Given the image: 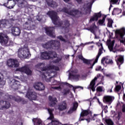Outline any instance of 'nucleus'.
<instances>
[{
  "label": "nucleus",
  "instance_id": "f257e3e1",
  "mask_svg": "<svg viewBox=\"0 0 125 125\" xmlns=\"http://www.w3.org/2000/svg\"><path fill=\"white\" fill-rule=\"evenodd\" d=\"M44 48L46 49H54V50H58L61 47L60 42L57 40H50L43 45Z\"/></svg>",
  "mask_w": 125,
  "mask_h": 125
},
{
  "label": "nucleus",
  "instance_id": "f03ea898",
  "mask_svg": "<svg viewBox=\"0 0 125 125\" xmlns=\"http://www.w3.org/2000/svg\"><path fill=\"white\" fill-rule=\"evenodd\" d=\"M47 15L49 16L54 25L59 27H61L63 25V21L58 20L59 17L57 16V12L54 11H49L47 13Z\"/></svg>",
  "mask_w": 125,
  "mask_h": 125
},
{
  "label": "nucleus",
  "instance_id": "7ed1b4c3",
  "mask_svg": "<svg viewBox=\"0 0 125 125\" xmlns=\"http://www.w3.org/2000/svg\"><path fill=\"white\" fill-rule=\"evenodd\" d=\"M62 11L64 12V13H66V14H68V15H70L72 17H76V16L79 15V14L83 15V12L79 11L78 9H73L69 11V9L65 7L62 9Z\"/></svg>",
  "mask_w": 125,
  "mask_h": 125
},
{
  "label": "nucleus",
  "instance_id": "20e7f679",
  "mask_svg": "<svg viewBox=\"0 0 125 125\" xmlns=\"http://www.w3.org/2000/svg\"><path fill=\"white\" fill-rule=\"evenodd\" d=\"M78 58L79 59H80V60H82V61H83V63H84V64L88 65V69H92V68H93V66H94L93 62L91 64L92 60L85 59L82 55H79L78 56Z\"/></svg>",
  "mask_w": 125,
  "mask_h": 125
},
{
  "label": "nucleus",
  "instance_id": "39448f33",
  "mask_svg": "<svg viewBox=\"0 0 125 125\" xmlns=\"http://www.w3.org/2000/svg\"><path fill=\"white\" fill-rule=\"evenodd\" d=\"M45 32L46 35L53 39H55L56 36L55 35V27H50L45 28Z\"/></svg>",
  "mask_w": 125,
  "mask_h": 125
},
{
  "label": "nucleus",
  "instance_id": "423d86ee",
  "mask_svg": "<svg viewBox=\"0 0 125 125\" xmlns=\"http://www.w3.org/2000/svg\"><path fill=\"white\" fill-rule=\"evenodd\" d=\"M97 44L98 46H101V48L99 49L98 53L94 62H93V65H95L96 63L98 62V59H99V57H100V56H101V54L103 53V50L104 52H105V50H104V48H103V44L102 43L98 42Z\"/></svg>",
  "mask_w": 125,
  "mask_h": 125
},
{
  "label": "nucleus",
  "instance_id": "0eeeda50",
  "mask_svg": "<svg viewBox=\"0 0 125 125\" xmlns=\"http://www.w3.org/2000/svg\"><path fill=\"white\" fill-rule=\"evenodd\" d=\"M7 65L10 68H15L19 67L18 62L16 60L10 59L7 61Z\"/></svg>",
  "mask_w": 125,
  "mask_h": 125
},
{
  "label": "nucleus",
  "instance_id": "6e6552de",
  "mask_svg": "<svg viewBox=\"0 0 125 125\" xmlns=\"http://www.w3.org/2000/svg\"><path fill=\"white\" fill-rule=\"evenodd\" d=\"M101 77V74H98L97 77H95L90 82L89 84V88L91 89L92 91L94 92L95 91V83H96V81L97 79H99Z\"/></svg>",
  "mask_w": 125,
  "mask_h": 125
},
{
  "label": "nucleus",
  "instance_id": "1a4fd4ad",
  "mask_svg": "<svg viewBox=\"0 0 125 125\" xmlns=\"http://www.w3.org/2000/svg\"><path fill=\"white\" fill-rule=\"evenodd\" d=\"M8 42V38L2 33H0V43L3 46H6Z\"/></svg>",
  "mask_w": 125,
  "mask_h": 125
},
{
  "label": "nucleus",
  "instance_id": "9d476101",
  "mask_svg": "<svg viewBox=\"0 0 125 125\" xmlns=\"http://www.w3.org/2000/svg\"><path fill=\"white\" fill-rule=\"evenodd\" d=\"M26 97L30 99V100H36L37 99V93L35 92H32L30 90H28L26 95Z\"/></svg>",
  "mask_w": 125,
  "mask_h": 125
},
{
  "label": "nucleus",
  "instance_id": "9b49d317",
  "mask_svg": "<svg viewBox=\"0 0 125 125\" xmlns=\"http://www.w3.org/2000/svg\"><path fill=\"white\" fill-rule=\"evenodd\" d=\"M102 16V14H101V12H99V13H95L93 16L91 17L89 20V22L91 23V22H93L94 21H98V19L101 18Z\"/></svg>",
  "mask_w": 125,
  "mask_h": 125
},
{
  "label": "nucleus",
  "instance_id": "f8f14e48",
  "mask_svg": "<svg viewBox=\"0 0 125 125\" xmlns=\"http://www.w3.org/2000/svg\"><path fill=\"white\" fill-rule=\"evenodd\" d=\"M20 86V82L15 79L12 80L11 83L10 87L14 90L18 89Z\"/></svg>",
  "mask_w": 125,
  "mask_h": 125
},
{
  "label": "nucleus",
  "instance_id": "ddd939ff",
  "mask_svg": "<svg viewBox=\"0 0 125 125\" xmlns=\"http://www.w3.org/2000/svg\"><path fill=\"white\" fill-rule=\"evenodd\" d=\"M10 107V104L5 101H0V110L8 109Z\"/></svg>",
  "mask_w": 125,
  "mask_h": 125
},
{
  "label": "nucleus",
  "instance_id": "4468645a",
  "mask_svg": "<svg viewBox=\"0 0 125 125\" xmlns=\"http://www.w3.org/2000/svg\"><path fill=\"white\" fill-rule=\"evenodd\" d=\"M19 71L22 73H25V74H26V75H29L32 74V71L31 69H30V68H29V67H27L26 66H24L19 68Z\"/></svg>",
  "mask_w": 125,
  "mask_h": 125
},
{
  "label": "nucleus",
  "instance_id": "2eb2a0df",
  "mask_svg": "<svg viewBox=\"0 0 125 125\" xmlns=\"http://www.w3.org/2000/svg\"><path fill=\"white\" fill-rule=\"evenodd\" d=\"M41 57L43 60H49L51 59V57L49 55V52L44 51L42 53Z\"/></svg>",
  "mask_w": 125,
  "mask_h": 125
},
{
  "label": "nucleus",
  "instance_id": "dca6fc26",
  "mask_svg": "<svg viewBox=\"0 0 125 125\" xmlns=\"http://www.w3.org/2000/svg\"><path fill=\"white\" fill-rule=\"evenodd\" d=\"M12 34L14 35V36H20V34H21V30L19 27H14L11 29Z\"/></svg>",
  "mask_w": 125,
  "mask_h": 125
},
{
  "label": "nucleus",
  "instance_id": "f3484780",
  "mask_svg": "<svg viewBox=\"0 0 125 125\" xmlns=\"http://www.w3.org/2000/svg\"><path fill=\"white\" fill-rule=\"evenodd\" d=\"M34 88L36 89L37 90H44L45 87L43 83L38 82L35 84Z\"/></svg>",
  "mask_w": 125,
  "mask_h": 125
},
{
  "label": "nucleus",
  "instance_id": "a211bd4d",
  "mask_svg": "<svg viewBox=\"0 0 125 125\" xmlns=\"http://www.w3.org/2000/svg\"><path fill=\"white\" fill-rule=\"evenodd\" d=\"M48 70H55V71H59L60 69L59 68V67L55 65H49L47 67H43L42 71H48Z\"/></svg>",
  "mask_w": 125,
  "mask_h": 125
},
{
  "label": "nucleus",
  "instance_id": "6ab92c4d",
  "mask_svg": "<svg viewBox=\"0 0 125 125\" xmlns=\"http://www.w3.org/2000/svg\"><path fill=\"white\" fill-rule=\"evenodd\" d=\"M78 106L79 104H78L77 102H75L73 104V107L70 108V109L68 111L67 113L69 114H73L75 111H77V109H78Z\"/></svg>",
  "mask_w": 125,
  "mask_h": 125
},
{
  "label": "nucleus",
  "instance_id": "aec40b11",
  "mask_svg": "<svg viewBox=\"0 0 125 125\" xmlns=\"http://www.w3.org/2000/svg\"><path fill=\"white\" fill-rule=\"evenodd\" d=\"M18 56L20 58H25V57H27V56H28L27 51L25 49L21 50L19 52Z\"/></svg>",
  "mask_w": 125,
  "mask_h": 125
},
{
  "label": "nucleus",
  "instance_id": "412c9836",
  "mask_svg": "<svg viewBox=\"0 0 125 125\" xmlns=\"http://www.w3.org/2000/svg\"><path fill=\"white\" fill-rule=\"evenodd\" d=\"M47 4L48 6L52 7L53 8H55L58 6V4L56 1H53V0H49L47 1Z\"/></svg>",
  "mask_w": 125,
  "mask_h": 125
},
{
  "label": "nucleus",
  "instance_id": "4be33fe9",
  "mask_svg": "<svg viewBox=\"0 0 125 125\" xmlns=\"http://www.w3.org/2000/svg\"><path fill=\"white\" fill-rule=\"evenodd\" d=\"M49 100L50 101V107H54L55 105H56V101L57 100V99L56 98H53L52 96L49 97Z\"/></svg>",
  "mask_w": 125,
  "mask_h": 125
},
{
  "label": "nucleus",
  "instance_id": "5701e85b",
  "mask_svg": "<svg viewBox=\"0 0 125 125\" xmlns=\"http://www.w3.org/2000/svg\"><path fill=\"white\" fill-rule=\"evenodd\" d=\"M58 109L60 111H64L67 109V103L65 101L63 102L61 104L59 105Z\"/></svg>",
  "mask_w": 125,
  "mask_h": 125
},
{
  "label": "nucleus",
  "instance_id": "b1692460",
  "mask_svg": "<svg viewBox=\"0 0 125 125\" xmlns=\"http://www.w3.org/2000/svg\"><path fill=\"white\" fill-rule=\"evenodd\" d=\"M89 114H90V111H89V109H83L82 112L80 114V118L81 119H82V118H83V117H85L88 115H89Z\"/></svg>",
  "mask_w": 125,
  "mask_h": 125
},
{
  "label": "nucleus",
  "instance_id": "393cba45",
  "mask_svg": "<svg viewBox=\"0 0 125 125\" xmlns=\"http://www.w3.org/2000/svg\"><path fill=\"white\" fill-rule=\"evenodd\" d=\"M47 111L50 115V116L47 118V120H53L54 119V114H53L54 109L47 108Z\"/></svg>",
  "mask_w": 125,
  "mask_h": 125
},
{
  "label": "nucleus",
  "instance_id": "a878e982",
  "mask_svg": "<svg viewBox=\"0 0 125 125\" xmlns=\"http://www.w3.org/2000/svg\"><path fill=\"white\" fill-rule=\"evenodd\" d=\"M116 63L117 65L119 66V68L120 69V67H121V65L124 63V56H119V58L116 61Z\"/></svg>",
  "mask_w": 125,
  "mask_h": 125
},
{
  "label": "nucleus",
  "instance_id": "bb28decb",
  "mask_svg": "<svg viewBox=\"0 0 125 125\" xmlns=\"http://www.w3.org/2000/svg\"><path fill=\"white\" fill-rule=\"evenodd\" d=\"M120 13H122V9L114 8L112 12V15H119Z\"/></svg>",
  "mask_w": 125,
  "mask_h": 125
},
{
  "label": "nucleus",
  "instance_id": "cd10ccee",
  "mask_svg": "<svg viewBox=\"0 0 125 125\" xmlns=\"http://www.w3.org/2000/svg\"><path fill=\"white\" fill-rule=\"evenodd\" d=\"M0 28H6V29H8V28H9L7 26V23L5 20H2L1 21H0Z\"/></svg>",
  "mask_w": 125,
  "mask_h": 125
},
{
  "label": "nucleus",
  "instance_id": "c85d7f7f",
  "mask_svg": "<svg viewBox=\"0 0 125 125\" xmlns=\"http://www.w3.org/2000/svg\"><path fill=\"white\" fill-rule=\"evenodd\" d=\"M96 27V25H95V23H93V24L90 27L89 29H88V31H90L91 33H92V34H94L95 32V27Z\"/></svg>",
  "mask_w": 125,
  "mask_h": 125
},
{
  "label": "nucleus",
  "instance_id": "c756f323",
  "mask_svg": "<svg viewBox=\"0 0 125 125\" xmlns=\"http://www.w3.org/2000/svg\"><path fill=\"white\" fill-rule=\"evenodd\" d=\"M105 61V64H110V59L108 57H104L101 60L102 64H104V62Z\"/></svg>",
  "mask_w": 125,
  "mask_h": 125
},
{
  "label": "nucleus",
  "instance_id": "7c9ffc66",
  "mask_svg": "<svg viewBox=\"0 0 125 125\" xmlns=\"http://www.w3.org/2000/svg\"><path fill=\"white\" fill-rule=\"evenodd\" d=\"M62 85H66V86H68V87H73V90L74 91H76V89H77V88L76 86L74 87L72 85H71V84L67 83V82H65V83H62Z\"/></svg>",
  "mask_w": 125,
  "mask_h": 125
},
{
  "label": "nucleus",
  "instance_id": "2f4dec72",
  "mask_svg": "<svg viewBox=\"0 0 125 125\" xmlns=\"http://www.w3.org/2000/svg\"><path fill=\"white\" fill-rule=\"evenodd\" d=\"M104 103H110V96H104L103 98Z\"/></svg>",
  "mask_w": 125,
  "mask_h": 125
},
{
  "label": "nucleus",
  "instance_id": "473e14b6",
  "mask_svg": "<svg viewBox=\"0 0 125 125\" xmlns=\"http://www.w3.org/2000/svg\"><path fill=\"white\" fill-rule=\"evenodd\" d=\"M49 54L50 56V55H52L53 58H57V53L54 51H49Z\"/></svg>",
  "mask_w": 125,
  "mask_h": 125
},
{
  "label": "nucleus",
  "instance_id": "72a5a7b5",
  "mask_svg": "<svg viewBox=\"0 0 125 125\" xmlns=\"http://www.w3.org/2000/svg\"><path fill=\"white\" fill-rule=\"evenodd\" d=\"M51 121V124L52 125H61V123L59 122L57 120H55V119H52Z\"/></svg>",
  "mask_w": 125,
  "mask_h": 125
},
{
  "label": "nucleus",
  "instance_id": "f704fd0d",
  "mask_svg": "<svg viewBox=\"0 0 125 125\" xmlns=\"http://www.w3.org/2000/svg\"><path fill=\"white\" fill-rule=\"evenodd\" d=\"M103 121L105 125H110V118H107L105 117L103 119Z\"/></svg>",
  "mask_w": 125,
  "mask_h": 125
},
{
  "label": "nucleus",
  "instance_id": "c9c22d12",
  "mask_svg": "<svg viewBox=\"0 0 125 125\" xmlns=\"http://www.w3.org/2000/svg\"><path fill=\"white\" fill-rule=\"evenodd\" d=\"M18 2V5L19 7H21L23 4H24V1L25 0H16Z\"/></svg>",
  "mask_w": 125,
  "mask_h": 125
},
{
  "label": "nucleus",
  "instance_id": "e433bc0d",
  "mask_svg": "<svg viewBox=\"0 0 125 125\" xmlns=\"http://www.w3.org/2000/svg\"><path fill=\"white\" fill-rule=\"evenodd\" d=\"M63 28H68L70 26V21L67 20L64 21Z\"/></svg>",
  "mask_w": 125,
  "mask_h": 125
},
{
  "label": "nucleus",
  "instance_id": "4c0bfd02",
  "mask_svg": "<svg viewBox=\"0 0 125 125\" xmlns=\"http://www.w3.org/2000/svg\"><path fill=\"white\" fill-rule=\"evenodd\" d=\"M106 17H107V16H105L104 17L102 20H99L98 21V23L99 25H102L104 23V22H105V19H106Z\"/></svg>",
  "mask_w": 125,
  "mask_h": 125
},
{
  "label": "nucleus",
  "instance_id": "58836bf2",
  "mask_svg": "<svg viewBox=\"0 0 125 125\" xmlns=\"http://www.w3.org/2000/svg\"><path fill=\"white\" fill-rule=\"evenodd\" d=\"M33 122H34V123H36L37 125H42V120H41L40 119H38L37 118H35L33 120Z\"/></svg>",
  "mask_w": 125,
  "mask_h": 125
},
{
  "label": "nucleus",
  "instance_id": "ea45409f",
  "mask_svg": "<svg viewBox=\"0 0 125 125\" xmlns=\"http://www.w3.org/2000/svg\"><path fill=\"white\" fill-rule=\"evenodd\" d=\"M92 5L91 4L87 6V10H86V13H88L89 14H90L91 12V6Z\"/></svg>",
  "mask_w": 125,
  "mask_h": 125
},
{
  "label": "nucleus",
  "instance_id": "a19ab883",
  "mask_svg": "<svg viewBox=\"0 0 125 125\" xmlns=\"http://www.w3.org/2000/svg\"><path fill=\"white\" fill-rule=\"evenodd\" d=\"M57 39L58 40H60L61 42H66L67 41H66V40L63 38V36L60 35L58 37H57Z\"/></svg>",
  "mask_w": 125,
  "mask_h": 125
},
{
  "label": "nucleus",
  "instance_id": "79ce46f5",
  "mask_svg": "<svg viewBox=\"0 0 125 125\" xmlns=\"http://www.w3.org/2000/svg\"><path fill=\"white\" fill-rule=\"evenodd\" d=\"M114 44H115V40L112 41L110 42V51H112L113 50V46H114Z\"/></svg>",
  "mask_w": 125,
  "mask_h": 125
},
{
  "label": "nucleus",
  "instance_id": "37998d69",
  "mask_svg": "<svg viewBox=\"0 0 125 125\" xmlns=\"http://www.w3.org/2000/svg\"><path fill=\"white\" fill-rule=\"evenodd\" d=\"M23 29H25V30H29V23L28 22H25L23 25Z\"/></svg>",
  "mask_w": 125,
  "mask_h": 125
},
{
  "label": "nucleus",
  "instance_id": "c03bdc74",
  "mask_svg": "<svg viewBox=\"0 0 125 125\" xmlns=\"http://www.w3.org/2000/svg\"><path fill=\"white\" fill-rule=\"evenodd\" d=\"M61 60H62V58H58L57 59L54 61L53 63H55V64H58V63H59Z\"/></svg>",
  "mask_w": 125,
  "mask_h": 125
},
{
  "label": "nucleus",
  "instance_id": "a18cd8bd",
  "mask_svg": "<svg viewBox=\"0 0 125 125\" xmlns=\"http://www.w3.org/2000/svg\"><path fill=\"white\" fill-rule=\"evenodd\" d=\"M70 93V90L69 89H64L63 90V95H67V94H69Z\"/></svg>",
  "mask_w": 125,
  "mask_h": 125
},
{
  "label": "nucleus",
  "instance_id": "49530a36",
  "mask_svg": "<svg viewBox=\"0 0 125 125\" xmlns=\"http://www.w3.org/2000/svg\"><path fill=\"white\" fill-rule=\"evenodd\" d=\"M96 91L97 92H102V91H103V89L102 88V87L99 86L96 88Z\"/></svg>",
  "mask_w": 125,
  "mask_h": 125
},
{
  "label": "nucleus",
  "instance_id": "de8ad7c7",
  "mask_svg": "<svg viewBox=\"0 0 125 125\" xmlns=\"http://www.w3.org/2000/svg\"><path fill=\"white\" fill-rule=\"evenodd\" d=\"M109 39L106 41V45L108 46V49L110 50V36H108Z\"/></svg>",
  "mask_w": 125,
  "mask_h": 125
},
{
  "label": "nucleus",
  "instance_id": "09e8293b",
  "mask_svg": "<svg viewBox=\"0 0 125 125\" xmlns=\"http://www.w3.org/2000/svg\"><path fill=\"white\" fill-rule=\"evenodd\" d=\"M118 1H119V0H111L110 3H111V4H117Z\"/></svg>",
  "mask_w": 125,
  "mask_h": 125
},
{
  "label": "nucleus",
  "instance_id": "8fccbe9b",
  "mask_svg": "<svg viewBox=\"0 0 125 125\" xmlns=\"http://www.w3.org/2000/svg\"><path fill=\"white\" fill-rule=\"evenodd\" d=\"M121 88H122V86L120 85H118L115 87L116 91H120V90H121Z\"/></svg>",
  "mask_w": 125,
  "mask_h": 125
},
{
  "label": "nucleus",
  "instance_id": "3c124183",
  "mask_svg": "<svg viewBox=\"0 0 125 125\" xmlns=\"http://www.w3.org/2000/svg\"><path fill=\"white\" fill-rule=\"evenodd\" d=\"M85 120L87 122V123L90 122V119H88H88H83V118H79V121H84Z\"/></svg>",
  "mask_w": 125,
  "mask_h": 125
},
{
  "label": "nucleus",
  "instance_id": "603ef678",
  "mask_svg": "<svg viewBox=\"0 0 125 125\" xmlns=\"http://www.w3.org/2000/svg\"><path fill=\"white\" fill-rule=\"evenodd\" d=\"M43 76L45 77V81L46 82H47V83H49L50 82H51V79H52V78H49V79H47V77L45 76V75H44L43 74Z\"/></svg>",
  "mask_w": 125,
  "mask_h": 125
},
{
  "label": "nucleus",
  "instance_id": "864d4df0",
  "mask_svg": "<svg viewBox=\"0 0 125 125\" xmlns=\"http://www.w3.org/2000/svg\"><path fill=\"white\" fill-rule=\"evenodd\" d=\"M114 100H115V97L113 96H110V104H111V103H112Z\"/></svg>",
  "mask_w": 125,
  "mask_h": 125
},
{
  "label": "nucleus",
  "instance_id": "5fc2aeb1",
  "mask_svg": "<svg viewBox=\"0 0 125 125\" xmlns=\"http://www.w3.org/2000/svg\"><path fill=\"white\" fill-rule=\"evenodd\" d=\"M59 83V82L54 80V81L52 82V85H57V84H58Z\"/></svg>",
  "mask_w": 125,
  "mask_h": 125
},
{
  "label": "nucleus",
  "instance_id": "6e6d98bb",
  "mask_svg": "<svg viewBox=\"0 0 125 125\" xmlns=\"http://www.w3.org/2000/svg\"><path fill=\"white\" fill-rule=\"evenodd\" d=\"M15 101L16 102H21L22 101V99L21 98H16L15 99Z\"/></svg>",
  "mask_w": 125,
  "mask_h": 125
},
{
  "label": "nucleus",
  "instance_id": "4d7b16f0",
  "mask_svg": "<svg viewBox=\"0 0 125 125\" xmlns=\"http://www.w3.org/2000/svg\"><path fill=\"white\" fill-rule=\"evenodd\" d=\"M104 113H108V106L106 105L104 106Z\"/></svg>",
  "mask_w": 125,
  "mask_h": 125
},
{
  "label": "nucleus",
  "instance_id": "13d9d810",
  "mask_svg": "<svg viewBox=\"0 0 125 125\" xmlns=\"http://www.w3.org/2000/svg\"><path fill=\"white\" fill-rule=\"evenodd\" d=\"M97 120V118H96V117L95 116V114L94 115V116L91 118V121H96Z\"/></svg>",
  "mask_w": 125,
  "mask_h": 125
},
{
  "label": "nucleus",
  "instance_id": "bf43d9fd",
  "mask_svg": "<svg viewBox=\"0 0 125 125\" xmlns=\"http://www.w3.org/2000/svg\"><path fill=\"white\" fill-rule=\"evenodd\" d=\"M114 23V21L112 20H110V28H112L113 26H112V24Z\"/></svg>",
  "mask_w": 125,
  "mask_h": 125
},
{
  "label": "nucleus",
  "instance_id": "052dcab7",
  "mask_svg": "<svg viewBox=\"0 0 125 125\" xmlns=\"http://www.w3.org/2000/svg\"><path fill=\"white\" fill-rule=\"evenodd\" d=\"M75 87H76V89L78 88H81V89H83V87H82L81 86H76Z\"/></svg>",
  "mask_w": 125,
  "mask_h": 125
},
{
  "label": "nucleus",
  "instance_id": "680f3d73",
  "mask_svg": "<svg viewBox=\"0 0 125 125\" xmlns=\"http://www.w3.org/2000/svg\"><path fill=\"white\" fill-rule=\"evenodd\" d=\"M102 68V67H101V66H100L97 69H96V71H100V70H101Z\"/></svg>",
  "mask_w": 125,
  "mask_h": 125
},
{
  "label": "nucleus",
  "instance_id": "e2e57ef3",
  "mask_svg": "<svg viewBox=\"0 0 125 125\" xmlns=\"http://www.w3.org/2000/svg\"><path fill=\"white\" fill-rule=\"evenodd\" d=\"M122 111L123 112H125V104H123V105Z\"/></svg>",
  "mask_w": 125,
  "mask_h": 125
},
{
  "label": "nucleus",
  "instance_id": "0e129e2a",
  "mask_svg": "<svg viewBox=\"0 0 125 125\" xmlns=\"http://www.w3.org/2000/svg\"><path fill=\"white\" fill-rule=\"evenodd\" d=\"M53 89H59L60 88V86L59 87H52Z\"/></svg>",
  "mask_w": 125,
  "mask_h": 125
},
{
  "label": "nucleus",
  "instance_id": "69168bd1",
  "mask_svg": "<svg viewBox=\"0 0 125 125\" xmlns=\"http://www.w3.org/2000/svg\"><path fill=\"white\" fill-rule=\"evenodd\" d=\"M107 21H108L107 26L108 27H110V19H107Z\"/></svg>",
  "mask_w": 125,
  "mask_h": 125
},
{
  "label": "nucleus",
  "instance_id": "338daca9",
  "mask_svg": "<svg viewBox=\"0 0 125 125\" xmlns=\"http://www.w3.org/2000/svg\"><path fill=\"white\" fill-rule=\"evenodd\" d=\"M76 0V1L78 2V3H82V0Z\"/></svg>",
  "mask_w": 125,
  "mask_h": 125
},
{
  "label": "nucleus",
  "instance_id": "774afa93",
  "mask_svg": "<svg viewBox=\"0 0 125 125\" xmlns=\"http://www.w3.org/2000/svg\"><path fill=\"white\" fill-rule=\"evenodd\" d=\"M3 95V93L0 91V98Z\"/></svg>",
  "mask_w": 125,
  "mask_h": 125
}]
</instances>
